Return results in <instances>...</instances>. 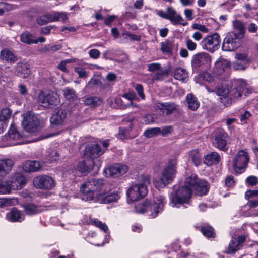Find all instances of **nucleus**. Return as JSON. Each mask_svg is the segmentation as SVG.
I'll use <instances>...</instances> for the list:
<instances>
[{
	"instance_id": "nucleus-12",
	"label": "nucleus",
	"mask_w": 258,
	"mask_h": 258,
	"mask_svg": "<svg viewBox=\"0 0 258 258\" xmlns=\"http://www.w3.org/2000/svg\"><path fill=\"white\" fill-rule=\"evenodd\" d=\"M148 194L147 188L142 185L135 184L127 189L126 196L131 201H137L145 197Z\"/></svg>"
},
{
	"instance_id": "nucleus-15",
	"label": "nucleus",
	"mask_w": 258,
	"mask_h": 258,
	"mask_svg": "<svg viewBox=\"0 0 258 258\" xmlns=\"http://www.w3.org/2000/svg\"><path fill=\"white\" fill-rule=\"evenodd\" d=\"M155 108L159 110L161 115L167 116L173 113L177 109V106L174 102H158L155 105Z\"/></svg>"
},
{
	"instance_id": "nucleus-55",
	"label": "nucleus",
	"mask_w": 258,
	"mask_h": 258,
	"mask_svg": "<svg viewBox=\"0 0 258 258\" xmlns=\"http://www.w3.org/2000/svg\"><path fill=\"white\" fill-rule=\"evenodd\" d=\"M74 71L78 74L79 77L80 78H86L88 76L87 73L83 68L80 67H76Z\"/></svg>"
},
{
	"instance_id": "nucleus-24",
	"label": "nucleus",
	"mask_w": 258,
	"mask_h": 258,
	"mask_svg": "<svg viewBox=\"0 0 258 258\" xmlns=\"http://www.w3.org/2000/svg\"><path fill=\"white\" fill-rule=\"evenodd\" d=\"M14 163L12 160L7 159H0V177H4L12 170Z\"/></svg>"
},
{
	"instance_id": "nucleus-10",
	"label": "nucleus",
	"mask_w": 258,
	"mask_h": 258,
	"mask_svg": "<svg viewBox=\"0 0 258 258\" xmlns=\"http://www.w3.org/2000/svg\"><path fill=\"white\" fill-rule=\"evenodd\" d=\"M211 63V56L206 52L198 53L194 55L191 60V66L195 70L207 69Z\"/></svg>"
},
{
	"instance_id": "nucleus-51",
	"label": "nucleus",
	"mask_w": 258,
	"mask_h": 258,
	"mask_svg": "<svg viewBox=\"0 0 258 258\" xmlns=\"http://www.w3.org/2000/svg\"><path fill=\"white\" fill-rule=\"evenodd\" d=\"M252 116V114L250 111L245 110L244 112L240 114L239 118L241 122L244 124L247 123V120Z\"/></svg>"
},
{
	"instance_id": "nucleus-14",
	"label": "nucleus",
	"mask_w": 258,
	"mask_h": 258,
	"mask_svg": "<svg viewBox=\"0 0 258 258\" xmlns=\"http://www.w3.org/2000/svg\"><path fill=\"white\" fill-rule=\"evenodd\" d=\"M38 102L46 108H51L57 105L58 103L56 95L53 92L46 93L41 92L38 96Z\"/></svg>"
},
{
	"instance_id": "nucleus-40",
	"label": "nucleus",
	"mask_w": 258,
	"mask_h": 258,
	"mask_svg": "<svg viewBox=\"0 0 258 258\" xmlns=\"http://www.w3.org/2000/svg\"><path fill=\"white\" fill-rule=\"evenodd\" d=\"M89 224H91L99 228L100 229L103 230L104 232L106 233L108 230V226L105 223H103L102 221L98 220L97 219H90L88 223Z\"/></svg>"
},
{
	"instance_id": "nucleus-23",
	"label": "nucleus",
	"mask_w": 258,
	"mask_h": 258,
	"mask_svg": "<svg viewBox=\"0 0 258 258\" xmlns=\"http://www.w3.org/2000/svg\"><path fill=\"white\" fill-rule=\"evenodd\" d=\"M203 159V163L207 166H210L212 165L218 164L221 160V157L217 152H212L204 155Z\"/></svg>"
},
{
	"instance_id": "nucleus-6",
	"label": "nucleus",
	"mask_w": 258,
	"mask_h": 258,
	"mask_svg": "<svg viewBox=\"0 0 258 258\" xmlns=\"http://www.w3.org/2000/svg\"><path fill=\"white\" fill-rule=\"evenodd\" d=\"M242 39L243 38L236 35V33L230 32L224 39L222 49L225 51H234L241 46Z\"/></svg>"
},
{
	"instance_id": "nucleus-39",
	"label": "nucleus",
	"mask_w": 258,
	"mask_h": 258,
	"mask_svg": "<svg viewBox=\"0 0 258 258\" xmlns=\"http://www.w3.org/2000/svg\"><path fill=\"white\" fill-rule=\"evenodd\" d=\"M188 77L186 70L182 68H177L174 72V78L178 80L184 81Z\"/></svg>"
},
{
	"instance_id": "nucleus-54",
	"label": "nucleus",
	"mask_w": 258,
	"mask_h": 258,
	"mask_svg": "<svg viewBox=\"0 0 258 258\" xmlns=\"http://www.w3.org/2000/svg\"><path fill=\"white\" fill-rule=\"evenodd\" d=\"M59 160V155L57 152H52L46 157V162L48 163H52Z\"/></svg>"
},
{
	"instance_id": "nucleus-9",
	"label": "nucleus",
	"mask_w": 258,
	"mask_h": 258,
	"mask_svg": "<svg viewBox=\"0 0 258 258\" xmlns=\"http://www.w3.org/2000/svg\"><path fill=\"white\" fill-rule=\"evenodd\" d=\"M228 138L229 136L227 133L224 130H217L214 135L213 146L220 151L227 152L229 149L227 144Z\"/></svg>"
},
{
	"instance_id": "nucleus-11",
	"label": "nucleus",
	"mask_w": 258,
	"mask_h": 258,
	"mask_svg": "<svg viewBox=\"0 0 258 258\" xmlns=\"http://www.w3.org/2000/svg\"><path fill=\"white\" fill-rule=\"evenodd\" d=\"M39 123V120L32 112L28 111L24 114L22 125L27 132L29 133L35 132Z\"/></svg>"
},
{
	"instance_id": "nucleus-56",
	"label": "nucleus",
	"mask_w": 258,
	"mask_h": 258,
	"mask_svg": "<svg viewBox=\"0 0 258 258\" xmlns=\"http://www.w3.org/2000/svg\"><path fill=\"white\" fill-rule=\"evenodd\" d=\"M12 9V5L4 2H0V16L3 15L5 11H9Z\"/></svg>"
},
{
	"instance_id": "nucleus-46",
	"label": "nucleus",
	"mask_w": 258,
	"mask_h": 258,
	"mask_svg": "<svg viewBox=\"0 0 258 258\" xmlns=\"http://www.w3.org/2000/svg\"><path fill=\"white\" fill-rule=\"evenodd\" d=\"M53 13L55 21H62V22H66L68 19V14L66 12L54 11Z\"/></svg>"
},
{
	"instance_id": "nucleus-35",
	"label": "nucleus",
	"mask_w": 258,
	"mask_h": 258,
	"mask_svg": "<svg viewBox=\"0 0 258 258\" xmlns=\"http://www.w3.org/2000/svg\"><path fill=\"white\" fill-rule=\"evenodd\" d=\"M120 198L119 192L116 191L108 194L101 199V203L109 204L117 201Z\"/></svg>"
},
{
	"instance_id": "nucleus-8",
	"label": "nucleus",
	"mask_w": 258,
	"mask_h": 258,
	"mask_svg": "<svg viewBox=\"0 0 258 258\" xmlns=\"http://www.w3.org/2000/svg\"><path fill=\"white\" fill-rule=\"evenodd\" d=\"M220 42V35L215 32L206 37L201 42V45L203 49L213 53L219 48Z\"/></svg>"
},
{
	"instance_id": "nucleus-49",
	"label": "nucleus",
	"mask_w": 258,
	"mask_h": 258,
	"mask_svg": "<svg viewBox=\"0 0 258 258\" xmlns=\"http://www.w3.org/2000/svg\"><path fill=\"white\" fill-rule=\"evenodd\" d=\"M199 78L201 80L206 81L208 83L211 82L213 81L214 79L213 77L211 74L208 72L207 71L201 72L199 74Z\"/></svg>"
},
{
	"instance_id": "nucleus-4",
	"label": "nucleus",
	"mask_w": 258,
	"mask_h": 258,
	"mask_svg": "<svg viewBox=\"0 0 258 258\" xmlns=\"http://www.w3.org/2000/svg\"><path fill=\"white\" fill-rule=\"evenodd\" d=\"M166 203L165 198L163 196H158L155 198L154 203L151 200L146 199L141 204L138 205L140 212L145 213L150 210L152 211L150 216L156 218L158 214L162 212Z\"/></svg>"
},
{
	"instance_id": "nucleus-52",
	"label": "nucleus",
	"mask_w": 258,
	"mask_h": 258,
	"mask_svg": "<svg viewBox=\"0 0 258 258\" xmlns=\"http://www.w3.org/2000/svg\"><path fill=\"white\" fill-rule=\"evenodd\" d=\"M135 89L139 96H140L142 100H145L146 96L144 93L143 86L141 84H137L136 85Z\"/></svg>"
},
{
	"instance_id": "nucleus-30",
	"label": "nucleus",
	"mask_w": 258,
	"mask_h": 258,
	"mask_svg": "<svg viewBox=\"0 0 258 258\" xmlns=\"http://www.w3.org/2000/svg\"><path fill=\"white\" fill-rule=\"evenodd\" d=\"M160 50L164 55H172L173 54L174 44L169 40H166L160 43Z\"/></svg>"
},
{
	"instance_id": "nucleus-3",
	"label": "nucleus",
	"mask_w": 258,
	"mask_h": 258,
	"mask_svg": "<svg viewBox=\"0 0 258 258\" xmlns=\"http://www.w3.org/2000/svg\"><path fill=\"white\" fill-rule=\"evenodd\" d=\"M104 181L103 179H88L80 188L82 198L85 201H91L94 199V193L103 190Z\"/></svg>"
},
{
	"instance_id": "nucleus-20",
	"label": "nucleus",
	"mask_w": 258,
	"mask_h": 258,
	"mask_svg": "<svg viewBox=\"0 0 258 258\" xmlns=\"http://www.w3.org/2000/svg\"><path fill=\"white\" fill-rule=\"evenodd\" d=\"M6 218L9 221L12 222H21L24 220L25 215L21 211L14 207L7 213Z\"/></svg>"
},
{
	"instance_id": "nucleus-22",
	"label": "nucleus",
	"mask_w": 258,
	"mask_h": 258,
	"mask_svg": "<svg viewBox=\"0 0 258 258\" xmlns=\"http://www.w3.org/2000/svg\"><path fill=\"white\" fill-rule=\"evenodd\" d=\"M94 163L92 160L89 159L79 161L76 166V170L82 174L86 175L91 171Z\"/></svg>"
},
{
	"instance_id": "nucleus-41",
	"label": "nucleus",
	"mask_w": 258,
	"mask_h": 258,
	"mask_svg": "<svg viewBox=\"0 0 258 258\" xmlns=\"http://www.w3.org/2000/svg\"><path fill=\"white\" fill-rule=\"evenodd\" d=\"M133 124L131 123L128 127H119L118 136L121 140L127 139L130 136V133L132 129Z\"/></svg>"
},
{
	"instance_id": "nucleus-27",
	"label": "nucleus",
	"mask_w": 258,
	"mask_h": 258,
	"mask_svg": "<svg viewBox=\"0 0 258 258\" xmlns=\"http://www.w3.org/2000/svg\"><path fill=\"white\" fill-rule=\"evenodd\" d=\"M170 16L168 20L173 25L181 24L182 26H186L188 23L184 22V19L180 14H177L175 10L172 8V11L169 12Z\"/></svg>"
},
{
	"instance_id": "nucleus-32",
	"label": "nucleus",
	"mask_w": 258,
	"mask_h": 258,
	"mask_svg": "<svg viewBox=\"0 0 258 258\" xmlns=\"http://www.w3.org/2000/svg\"><path fill=\"white\" fill-rule=\"evenodd\" d=\"M245 85L243 83H238L229 91V94L233 98L241 97L245 89Z\"/></svg>"
},
{
	"instance_id": "nucleus-62",
	"label": "nucleus",
	"mask_w": 258,
	"mask_h": 258,
	"mask_svg": "<svg viewBox=\"0 0 258 258\" xmlns=\"http://www.w3.org/2000/svg\"><path fill=\"white\" fill-rule=\"evenodd\" d=\"M55 28V25H49L46 27H42L40 29V33L47 35L50 34L52 29Z\"/></svg>"
},
{
	"instance_id": "nucleus-61",
	"label": "nucleus",
	"mask_w": 258,
	"mask_h": 258,
	"mask_svg": "<svg viewBox=\"0 0 258 258\" xmlns=\"http://www.w3.org/2000/svg\"><path fill=\"white\" fill-rule=\"evenodd\" d=\"M148 68L149 71L154 72L161 69V64L159 63H152L148 64Z\"/></svg>"
},
{
	"instance_id": "nucleus-31",
	"label": "nucleus",
	"mask_w": 258,
	"mask_h": 258,
	"mask_svg": "<svg viewBox=\"0 0 258 258\" xmlns=\"http://www.w3.org/2000/svg\"><path fill=\"white\" fill-rule=\"evenodd\" d=\"M186 99L188 108L192 111H196L200 106V102L197 98L192 93H189Z\"/></svg>"
},
{
	"instance_id": "nucleus-44",
	"label": "nucleus",
	"mask_w": 258,
	"mask_h": 258,
	"mask_svg": "<svg viewBox=\"0 0 258 258\" xmlns=\"http://www.w3.org/2000/svg\"><path fill=\"white\" fill-rule=\"evenodd\" d=\"M161 128L158 127L147 129L144 133V135L148 138H153L160 134Z\"/></svg>"
},
{
	"instance_id": "nucleus-18",
	"label": "nucleus",
	"mask_w": 258,
	"mask_h": 258,
	"mask_svg": "<svg viewBox=\"0 0 258 258\" xmlns=\"http://www.w3.org/2000/svg\"><path fill=\"white\" fill-rule=\"evenodd\" d=\"M67 115V111L62 108H57L50 118L51 124L56 126L62 125Z\"/></svg>"
},
{
	"instance_id": "nucleus-45",
	"label": "nucleus",
	"mask_w": 258,
	"mask_h": 258,
	"mask_svg": "<svg viewBox=\"0 0 258 258\" xmlns=\"http://www.w3.org/2000/svg\"><path fill=\"white\" fill-rule=\"evenodd\" d=\"M219 100L221 106L224 107H229L231 104L232 97H229V94L220 97Z\"/></svg>"
},
{
	"instance_id": "nucleus-26",
	"label": "nucleus",
	"mask_w": 258,
	"mask_h": 258,
	"mask_svg": "<svg viewBox=\"0 0 258 258\" xmlns=\"http://www.w3.org/2000/svg\"><path fill=\"white\" fill-rule=\"evenodd\" d=\"M41 168L40 162L35 160H28L23 165V170L28 173L38 171Z\"/></svg>"
},
{
	"instance_id": "nucleus-57",
	"label": "nucleus",
	"mask_w": 258,
	"mask_h": 258,
	"mask_svg": "<svg viewBox=\"0 0 258 258\" xmlns=\"http://www.w3.org/2000/svg\"><path fill=\"white\" fill-rule=\"evenodd\" d=\"M172 7H168L167 8V13H165L162 10H158L157 14L161 18L168 20L170 16L169 12L172 11Z\"/></svg>"
},
{
	"instance_id": "nucleus-21",
	"label": "nucleus",
	"mask_w": 258,
	"mask_h": 258,
	"mask_svg": "<svg viewBox=\"0 0 258 258\" xmlns=\"http://www.w3.org/2000/svg\"><path fill=\"white\" fill-rule=\"evenodd\" d=\"M22 207L25 213L28 216H33L38 214L43 211L42 206L33 203H27L23 204Z\"/></svg>"
},
{
	"instance_id": "nucleus-36",
	"label": "nucleus",
	"mask_w": 258,
	"mask_h": 258,
	"mask_svg": "<svg viewBox=\"0 0 258 258\" xmlns=\"http://www.w3.org/2000/svg\"><path fill=\"white\" fill-rule=\"evenodd\" d=\"M12 110L9 108H4L0 112V123L8 125L9 119L12 116Z\"/></svg>"
},
{
	"instance_id": "nucleus-60",
	"label": "nucleus",
	"mask_w": 258,
	"mask_h": 258,
	"mask_svg": "<svg viewBox=\"0 0 258 258\" xmlns=\"http://www.w3.org/2000/svg\"><path fill=\"white\" fill-rule=\"evenodd\" d=\"M36 22L39 25H44L48 23L46 15L45 14L38 17L36 19Z\"/></svg>"
},
{
	"instance_id": "nucleus-50",
	"label": "nucleus",
	"mask_w": 258,
	"mask_h": 258,
	"mask_svg": "<svg viewBox=\"0 0 258 258\" xmlns=\"http://www.w3.org/2000/svg\"><path fill=\"white\" fill-rule=\"evenodd\" d=\"M236 184V181L233 176L230 175L225 179V185L228 188H233Z\"/></svg>"
},
{
	"instance_id": "nucleus-33",
	"label": "nucleus",
	"mask_w": 258,
	"mask_h": 258,
	"mask_svg": "<svg viewBox=\"0 0 258 258\" xmlns=\"http://www.w3.org/2000/svg\"><path fill=\"white\" fill-rule=\"evenodd\" d=\"M35 37L34 35L26 31L21 34L20 41L27 45L37 44V41L34 40Z\"/></svg>"
},
{
	"instance_id": "nucleus-53",
	"label": "nucleus",
	"mask_w": 258,
	"mask_h": 258,
	"mask_svg": "<svg viewBox=\"0 0 258 258\" xmlns=\"http://www.w3.org/2000/svg\"><path fill=\"white\" fill-rule=\"evenodd\" d=\"M246 183L249 186H255L258 183V178L253 175H250L246 179Z\"/></svg>"
},
{
	"instance_id": "nucleus-2",
	"label": "nucleus",
	"mask_w": 258,
	"mask_h": 258,
	"mask_svg": "<svg viewBox=\"0 0 258 258\" xmlns=\"http://www.w3.org/2000/svg\"><path fill=\"white\" fill-rule=\"evenodd\" d=\"M177 161L175 158L169 159L167 164L163 170L160 178L154 181L156 187L163 188L172 183L177 173Z\"/></svg>"
},
{
	"instance_id": "nucleus-25",
	"label": "nucleus",
	"mask_w": 258,
	"mask_h": 258,
	"mask_svg": "<svg viewBox=\"0 0 258 258\" xmlns=\"http://www.w3.org/2000/svg\"><path fill=\"white\" fill-rule=\"evenodd\" d=\"M188 159L196 167H199L202 164V155L198 148L190 150L188 153Z\"/></svg>"
},
{
	"instance_id": "nucleus-17",
	"label": "nucleus",
	"mask_w": 258,
	"mask_h": 258,
	"mask_svg": "<svg viewBox=\"0 0 258 258\" xmlns=\"http://www.w3.org/2000/svg\"><path fill=\"white\" fill-rule=\"evenodd\" d=\"M128 170V168L126 165L116 163L105 169L104 172L106 174L108 173V176L110 177L116 178L124 175L127 172Z\"/></svg>"
},
{
	"instance_id": "nucleus-42",
	"label": "nucleus",
	"mask_w": 258,
	"mask_h": 258,
	"mask_svg": "<svg viewBox=\"0 0 258 258\" xmlns=\"http://www.w3.org/2000/svg\"><path fill=\"white\" fill-rule=\"evenodd\" d=\"M239 245L237 243L236 239L232 237L230 241L228 248L226 250V252L229 254L233 253L239 249Z\"/></svg>"
},
{
	"instance_id": "nucleus-5",
	"label": "nucleus",
	"mask_w": 258,
	"mask_h": 258,
	"mask_svg": "<svg viewBox=\"0 0 258 258\" xmlns=\"http://www.w3.org/2000/svg\"><path fill=\"white\" fill-rule=\"evenodd\" d=\"M186 184L195 191L197 195L203 196L208 194L210 185L206 180L200 179L196 174H191L186 178Z\"/></svg>"
},
{
	"instance_id": "nucleus-19",
	"label": "nucleus",
	"mask_w": 258,
	"mask_h": 258,
	"mask_svg": "<svg viewBox=\"0 0 258 258\" xmlns=\"http://www.w3.org/2000/svg\"><path fill=\"white\" fill-rule=\"evenodd\" d=\"M231 64L227 59L222 58L216 61L213 68V73L217 75H220L225 71L230 69Z\"/></svg>"
},
{
	"instance_id": "nucleus-16",
	"label": "nucleus",
	"mask_w": 258,
	"mask_h": 258,
	"mask_svg": "<svg viewBox=\"0 0 258 258\" xmlns=\"http://www.w3.org/2000/svg\"><path fill=\"white\" fill-rule=\"evenodd\" d=\"M103 153V152L101 151L100 145L97 143H90L86 145L84 150V155L93 161L94 158L98 157Z\"/></svg>"
},
{
	"instance_id": "nucleus-7",
	"label": "nucleus",
	"mask_w": 258,
	"mask_h": 258,
	"mask_svg": "<svg viewBox=\"0 0 258 258\" xmlns=\"http://www.w3.org/2000/svg\"><path fill=\"white\" fill-rule=\"evenodd\" d=\"M249 160L247 152L244 150L239 151L233 159V170L238 174L243 173L244 169L247 166Z\"/></svg>"
},
{
	"instance_id": "nucleus-43",
	"label": "nucleus",
	"mask_w": 258,
	"mask_h": 258,
	"mask_svg": "<svg viewBox=\"0 0 258 258\" xmlns=\"http://www.w3.org/2000/svg\"><path fill=\"white\" fill-rule=\"evenodd\" d=\"M0 179V193L6 194L10 192L11 187L8 182L5 181L3 177Z\"/></svg>"
},
{
	"instance_id": "nucleus-63",
	"label": "nucleus",
	"mask_w": 258,
	"mask_h": 258,
	"mask_svg": "<svg viewBox=\"0 0 258 258\" xmlns=\"http://www.w3.org/2000/svg\"><path fill=\"white\" fill-rule=\"evenodd\" d=\"M258 197V189L248 190L245 192V198L249 199L250 198Z\"/></svg>"
},
{
	"instance_id": "nucleus-13",
	"label": "nucleus",
	"mask_w": 258,
	"mask_h": 258,
	"mask_svg": "<svg viewBox=\"0 0 258 258\" xmlns=\"http://www.w3.org/2000/svg\"><path fill=\"white\" fill-rule=\"evenodd\" d=\"M55 181L46 175H39L33 179V184L37 188L49 190L55 186Z\"/></svg>"
},
{
	"instance_id": "nucleus-1",
	"label": "nucleus",
	"mask_w": 258,
	"mask_h": 258,
	"mask_svg": "<svg viewBox=\"0 0 258 258\" xmlns=\"http://www.w3.org/2000/svg\"><path fill=\"white\" fill-rule=\"evenodd\" d=\"M193 193L192 188L186 184L174 188L169 196V204L172 207L180 208L184 204L189 205Z\"/></svg>"
},
{
	"instance_id": "nucleus-47",
	"label": "nucleus",
	"mask_w": 258,
	"mask_h": 258,
	"mask_svg": "<svg viewBox=\"0 0 258 258\" xmlns=\"http://www.w3.org/2000/svg\"><path fill=\"white\" fill-rule=\"evenodd\" d=\"M63 95L67 99L73 101L76 97L75 91L71 88H66L63 90Z\"/></svg>"
},
{
	"instance_id": "nucleus-38",
	"label": "nucleus",
	"mask_w": 258,
	"mask_h": 258,
	"mask_svg": "<svg viewBox=\"0 0 258 258\" xmlns=\"http://www.w3.org/2000/svg\"><path fill=\"white\" fill-rule=\"evenodd\" d=\"M233 26L235 29L238 31V32L236 33V35L243 38L246 32L244 23L241 20H236L233 22Z\"/></svg>"
},
{
	"instance_id": "nucleus-28",
	"label": "nucleus",
	"mask_w": 258,
	"mask_h": 258,
	"mask_svg": "<svg viewBox=\"0 0 258 258\" xmlns=\"http://www.w3.org/2000/svg\"><path fill=\"white\" fill-rule=\"evenodd\" d=\"M0 59L4 62L14 63L17 60V57L10 50L3 49L0 53Z\"/></svg>"
},
{
	"instance_id": "nucleus-58",
	"label": "nucleus",
	"mask_w": 258,
	"mask_h": 258,
	"mask_svg": "<svg viewBox=\"0 0 258 258\" xmlns=\"http://www.w3.org/2000/svg\"><path fill=\"white\" fill-rule=\"evenodd\" d=\"M172 7H168L167 8V13H165L162 10H158L157 14L161 18L168 20L170 16L169 12L172 11Z\"/></svg>"
},
{
	"instance_id": "nucleus-37",
	"label": "nucleus",
	"mask_w": 258,
	"mask_h": 258,
	"mask_svg": "<svg viewBox=\"0 0 258 258\" xmlns=\"http://www.w3.org/2000/svg\"><path fill=\"white\" fill-rule=\"evenodd\" d=\"M7 138H9L10 139L17 140L22 137L20 133L18 131L15 124L12 123L10 128L6 135H5Z\"/></svg>"
},
{
	"instance_id": "nucleus-48",
	"label": "nucleus",
	"mask_w": 258,
	"mask_h": 258,
	"mask_svg": "<svg viewBox=\"0 0 258 258\" xmlns=\"http://www.w3.org/2000/svg\"><path fill=\"white\" fill-rule=\"evenodd\" d=\"M17 70L18 75L24 78H27L30 73V70L26 66H25L24 67H22L21 68L18 66Z\"/></svg>"
},
{
	"instance_id": "nucleus-34",
	"label": "nucleus",
	"mask_w": 258,
	"mask_h": 258,
	"mask_svg": "<svg viewBox=\"0 0 258 258\" xmlns=\"http://www.w3.org/2000/svg\"><path fill=\"white\" fill-rule=\"evenodd\" d=\"M102 103V99L96 96L87 97L84 101V104L86 105H88L93 108L100 106Z\"/></svg>"
},
{
	"instance_id": "nucleus-59",
	"label": "nucleus",
	"mask_w": 258,
	"mask_h": 258,
	"mask_svg": "<svg viewBox=\"0 0 258 258\" xmlns=\"http://www.w3.org/2000/svg\"><path fill=\"white\" fill-rule=\"evenodd\" d=\"M216 93L220 97L229 94V91L223 86L219 87L216 88Z\"/></svg>"
},
{
	"instance_id": "nucleus-29",
	"label": "nucleus",
	"mask_w": 258,
	"mask_h": 258,
	"mask_svg": "<svg viewBox=\"0 0 258 258\" xmlns=\"http://www.w3.org/2000/svg\"><path fill=\"white\" fill-rule=\"evenodd\" d=\"M198 230L202 234L208 238H214L216 237V233L214 228L209 224H204L198 227Z\"/></svg>"
},
{
	"instance_id": "nucleus-64",
	"label": "nucleus",
	"mask_w": 258,
	"mask_h": 258,
	"mask_svg": "<svg viewBox=\"0 0 258 258\" xmlns=\"http://www.w3.org/2000/svg\"><path fill=\"white\" fill-rule=\"evenodd\" d=\"M247 205L250 208H254L258 206V197L253 198L248 200Z\"/></svg>"
}]
</instances>
